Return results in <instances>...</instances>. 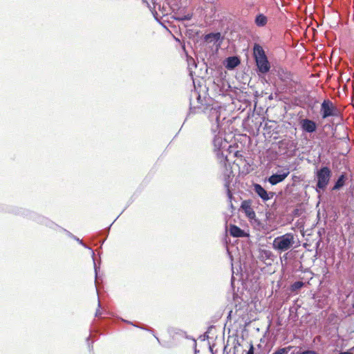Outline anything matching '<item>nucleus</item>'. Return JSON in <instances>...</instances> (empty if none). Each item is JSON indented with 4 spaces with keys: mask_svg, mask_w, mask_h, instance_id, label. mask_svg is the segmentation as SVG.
<instances>
[{
    "mask_svg": "<svg viewBox=\"0 0 354 354\" xmlns=\"http://www.w3.org/2000/svg\"><path fill=\"white\" fill-rule=\"evenodd\" d=\"M339 354H353V353L350 351H345V352H341Z\"/></svg>",
    "mask_w": 354,
    "mask_h": 354,
    "instance_id": "nucleus-20",
    "label": "nucleus"
},
{
    "mask_svg": "<svg viewBox=\"0 0 354 354\" xmlns=\"http://www.w3.org/2000/svg\"><path fill=\"white\" fill-rule=\"evenodd\" d=\"M221 35L220 32H212L205 35L204 39L206 42H216L220 40Z\"/></svg>",
    "mask_w": 354,
    "mask_h": 354,
    "instance_id": "nucleus-13",
    "label": "nucleus"
},
{
    "mask_svg": "<svg viewBox=\"0 0 354 354\" xmlns=\"http://www.w3.org/2000/svg\"><path fill=\"white\" fill-rule=\"evenodd\" d=\"M241 208L244 211L245 215L250 219L254 218L256 214L251 207V203L249 201L242 202Z\"/></svg>",
    "mask_w": 354,
    "mask_h": 354,
    "instance_id": "nucleus-9",
    "label": "nucleus"
},
{
    "mask_svg": "<svg viewBox=\"0 0 354 354\" xmlns=\"http://www.w3.org/2000/svg\"><path fill=\"white\" fill-rule=\"evenodd\" d=\"M239 156H241V155L239 154V151H237L235 153V156L239 157Z\"/></svg>",
    "mask_w": 354,
    "mask_h": 354,
    "instance_id": "nucleus-21",
    "label": "nucleus"
},
{
    "mask_svg": "<svg viewBox=\"0 0 354 354\" xmlns=\"http://www.w3.org/2000/svg\"><path fill=\"white\" fill-rule=\"evenodd\" d=\"M292 346H289L288 347L281 348L275 351L272 354H288L290 351L292 349Z\"/></svg>",
    "mask_w": 354,
    "mask_h": 354,
    "instance_id": "nucleus-15",
    "label": "nucleus"
},
{
    "mask_svg": "<svg viewBox=\"0 0 354 354\" xmlns=\"http://www.w3.org/2000/svg\"><path fill=\"white\" fill-rule=\"evenodd\" d=\"M304 286V282L299 281H296V282H295L294 283L292 284V286H291V290L292 291H295L297 290L300 289Z\"/></svg>",
    "mask_w": 354,
    "mask_h": 354,
    "instance_id": "nucleus-16",
    "label": "nucleus"
},
{
    "mask_svg": "<svg viewBox=\"0 0 354 354\" xmlns=\"http://www.w3.org/2000/svg\"><path fill=\"white\" fill-rule=\"evenodd\" d=\"M192 16L188 15L181 18L182 20H189Z\"/></svg>",
    "mask_w": 354,
    "mask_h": 354,
    "instance_id": "nucleus-19",
    "label": "nucleus"
},
{
    "mask_svg": "<svg viewBox=\"0 0 354 354\" xmlns=\"http://www.w3.org/2000/svg\"><path fill=\"white\" fill-rule=\"evenodd\" d=\"M268 18L263 14H259L255 18V24L259 27L265 26L267 24Z\"/></svg>",
    "mask_w": 354,
    "mask_h": 354,
    "instance_id": "nucleus-14",
    "label": "nucleus"
},
{
    "mask_svg": "<svg viewBox=\"0 0 354 354\" xmlns=\"http://www.w3.org/2000/svg\"><path fill=\"white\" fill-rule=\"evenodd\" d=\"M240 64V59L237 57H229L226 59V68L233 69Z\"/></svg>",
    "mask_w": 354,
    "mask_h": 354,
    "instance_id": "nucleus-12",
    "label": "nucleus"
},
{
    "mask_svg": "<svg viewBox=\"0 0 354 354\" xmlns=\"http://www.w3.org/2000/svg\"><path fill=\"white\" fill-rule=\"evenodd\" d=\"M348 180V174L346 172H342L337 178V180L335 182L334 185L331 188V191H338L342 189L344 186L346 185V183Z\"/></svg>",
    "mask_w": 354,
    "mask_h": 354,
    "instance_id": "nucleus-7",
    "label": "nucleus"
},
{
    "mask_svg": "<svg viewBox=\"0 0 354 354\" xmlns=\"http://www.w3.org/2000/svg\"><path fill=\"white\" fill-rule=\"evenodd\" d=\"M320 114L322 119L329 117H339L340 111L329 99H325L321 104Z\"/></svg>",
    "mask_w": 354,
    "mask_h": 354,
    "instance_id": "nucleus-4",
    "label": "nucleus"
},
{
    "mask_svg": "<svg viewBox=\"0 0 354 354\" xmlns=\"http://www.w3.org/2000/svg\"><path fill=\"white\" fill-rule=\"evenodd\" d=\"M290 174L288 168L283 169L279 174H272L268 178V182L272 185H277L282 182Z\"/></svg>",
    "mask_w": 354,
    "mask_h": 354,
    "instance_id": "nucleus-5",
    "label": "nucleus"
},
{
    "mask_svg": "<svg viewBox=\"0 0 354 354\" xmlns=\"http://www.w3.org/2000/svg\"><path fill=\"white\" fill-rule=\"evenodd\" d=\"M295 244V236L292 233H286L283 235L276 237L272 243V248L281 252H285L292 247Z\"/></svg>",
    "mask_w": 354,
    "mask_h": 354,
    "instance_id": "nucleus-3",
    "label": "nucleus"
},
{
    "mask_svg": "<svg viewBox=\"0 0 354 354\" xmlns=\"http://www.w3.org/2000/svg\"><path fill=\"white\" fill-rule=\"evenodd\" d=\"M301 354H317V353L314 351H306L302 352Z\"/></svg>",
    "mask_w": 354,
    "mask_h": 354,
    "instance_id": "nucleus-18",
    "label": "nucleus"
},
{
    "mask_svg": "<svg viewBox=\"0 0 354 354\" xmlns=\"http://www.w3.org/2000/svg\"><path fill=\"white\" fill-rule=\"evenodd\" d=\"M315 176L317 180L316 191L317 192H324L332 177V171L327 166L322 167L315 172Z\"/></svg>",
    "mask_w": 354,
    "mask_h": 354,
    "instance_id": "nucleus-2",
    "label": "nucleus"
},
{
    "mask_svg": "<svg viewBox=\"0 0 354 354\" xmlns=\"http://www.w3.org/2000/svg\"><path fill=\"white\" fill-rule=\"evenodd\" d=\"M254 192L263 201H267L273 197V192H268L261 185L255 184L254 185Z\"/></svg>",
    "mask_w": 354,
    "mask_h": 354,
    "instance_id": "nucleus-6",
    "label": "nucleus"
},
{
    "mask_svg": "<svg viewBox=\"0 0 354 354\" xmlns=\"http://www.w3.org/2000/svg\"><path fill=\"white\" fill-rule=\"evenodd\" d=\"M272 252L268 250H261L259 252V259L266 263H268L267 261H272ZM270 264V262H268Z\"/></svg>",
    "mask_w": 354,
    "mask_h": 354,
    "instance_id": "nucleus-11",
    "label": "nucleus"
},
{
    "mask_svg": "<svg viewBox=\"0 0 354 354\" xmlns=\"http://www.w3.org/2000/svg\"><path fill=\"white\" fill-rule=\"evenodd\" d=\"M254 346L252 343L249 344V350L247 351L246 354H254Z\"/></svg>",
    "mask_w": 354,
    "mask_h": 354,
    "instance_id": "nucleus-17",
    "label": "nucleus"
},
{
    "mask_svg": "<svg viewBox=\"0 0 354 354\" xmlns=\"http://www.w3.org/2000/svg\"><path fill=\"white\" fill-rule=\"evenodd\" d=\"M301 129L308 133H313L316 131L317 124L316 123L309 119H304L301 121Z\"/></svg>",
    "mask_w": 354,
    "mask_h": 354,
    "instance_id": "nucleus-8",
    "label": "nucleus"
},
{
    "mask_svg": "<svg viewBox=\"0 0 354 354\" xmlns=\"http://www.w3.org/2000/svg\"><path fill=\"white\" fill-rule=\"evenodd\" d=\"M353 269L354 270V267L353 268Z\"/></svg>",
    "mask_w": 354,
    "mask_h": 354,
    "instance_id": "nucleus-22",
    "label": "nucleus"
},
{
    "mask_svg": "<svg viewBox=\"0 0 354 354\" xmlns=\"http://www.w3.org/2000/svg\"><path fill=\"white\" fill-rule=\"evenodd\" d=\"M253 55L259 71L262 73H268L270 71V65L262 46L254 44Z\"/></svg>",
    "mask_w": 354,
    "mask_h": 354,
    "instance_id": "nucleus-1",
    "label": "nucleus"
},
{
    "mask_svg": "<svg viewBox=\"0 0 354 354\" xmlns=\"http://www.w3.org/2000/svg\"><path fill=\"white\" fill-rule=\"evenodd\" d=\"M229 232L233 237H244L246 235L243 230L235 225H230Z\"/></svg>",
    "mask_w": 354,
    "mask_h": 354,
    "instance_id": "nucleus-10",
    "label": "nucleus"
}]
</instances>
